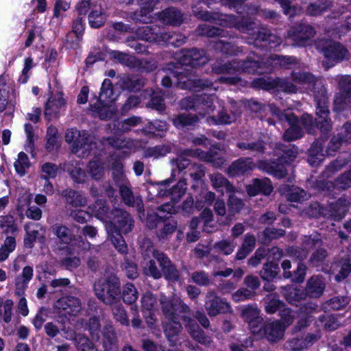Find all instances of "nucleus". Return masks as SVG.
I'll return each mask as SVG.
<instances>
[{
    "mask_svg": "<svg viewBox=\"0 0 351 351\" xmlns=\"http://www.w3.org/2000/svg\"><path fill=\"white\" fill-rule=\"evenodd\" d=\"M66 206L73 208L84 207L87 204L86 196L79 191L66 188L60 192Z\"/></svg>",
    "mask_w": 351,
    "mask_h": 351,
    "instance_id": "nucleus-20",
    "label": "nucleus"
},
{
    "mask_svg": "<svg viewBox=\"0 0 351 351\" xmlns=\"http://www.w3.org/2000/svg\"><path fill=\"white\" fill-rule=\"evenodd\" d=\"M351 206V198L349 196L343 195L339 197L336 202L329 205V210L331 215L335 219H341L346 213L349 210Z\"/></svg>",
    "mask_w": 351,
    "mask_h": 351,
    "instance_id": "nucleus-27",
    "label": "nucleus"
},
{
    "mask_svg": "<svg viewBox=\"0 0 351 351\" xmlns=\"http://www.w3.org/2000/svg\"><path fill=\"white\" fill-rule=\"evenodd\" d=\"M199 121L196 114L189 113L180 114L172 119V122L177 128L194 125Z\"/></svg>",
    "mask_w": 351,
    "mask_h": 351,
    "instance_id": "nucleus-41",
    "label": "nucleus"
},
{
    "mask_svg": "<svg viewBox=\"0 0 351 351\" xmlns=\"http://www.w3.org/2000/svg\"><path fill=\"white\" fill-rule=\"evenodd\" d=\"M276 154L280 155L278 162L259 160L257 163L258 168L266 173L272 175L276 178H282L287 175V169L285 163H290L298 154L297 148L288 147L283 144L277 143L275 147Z\"/></svg>",
    "mask_w": 351,
    "mask_h": 351,
    "instance_id": "nucleus-3",
    "label": "nucleus"
},
{
    "mask_svg": "<svg viewBox=\"0 0 351 351\" xmlns=\"http://www.w3.org/2000/svg\"><path fill=\"white\" fill-rule=\"evenodd\" d=\"M161 311L166 319H177L182 315H188L191 313L190 307L180 298L173 297L169 298L165 295L160 298Z\"/></svg>",
    "mask_w": 351,
    "mask_h": 351,
    "instance_id": "nucleus-8",
    "label": "nucleus"
},
{
    "mask_svg": "<svg viewBox=\"0 0 351 351\" xmlns=\"http://www.w3.org/2000/svg\"><path fill=\"white\" fill-rule=\"evenodd\" d=\"M160 33V27L156 25L143 26L136 30V35L138 38L156 44H158V40H159Z\"/></svg>",
    "mask_w": 351,
    "mask_h": 351,
    "instance_id": "nucleus-34",
    "label": "nucleus"
},
{
    "mask_svg": "<svg viewBox=\"0 0 351 351\" xmlns=\"http://www.w3.org/2000/svg\"><path fill=\"white\" fill-rule=\"evenodd\" d=\"M338 86L341 93L334 100L335 105L341 104L343 101L351 97V76H340L338 80Z\"/></svg>",
    "mask_w": 351,
    "mask_h": 351,
    "instance_id": "nucleus-31",
    "label": "nucleus"
},
{
    "mask_svg": "<svg viewBox=\"0 0 351 351\" xmlns=\"http://www.w3.org/2000/svg\"><path fill=\"white\" fill-rule=\"evenodd\" d=\"M199 149H185L180 155L170 160V164L172 169V176L175 177L176 171L181 172L186 168L190 167L191 165L190 160L188 157H194L199 155Z\"/></svg>",
    "mask_w": 351,
    "mask_h": 351,
    "instance_id": "nucleus-21",
    "label": "nucleus"
},
{
    "mask_svg": "<svg viewBox=\"0 0 351 351\" xmlns=\"http://www.w3.org/2000/svg\"><path fill=\"white\" fill-rule=\"evenodd\" d=\"M328 256V253L326 249L319 247L311 254L309 259V263L311 266L318 268L322 266Z\"/></svg>",
    "mask_w": 351,
    "mask_h": 351,
    "instance_id": "nucleus-61",
    "label": "nucleus"
},
{
    "mask_svg": "<svg viewBox=\"0 0 351 351\" xmlns=\"http://www.w3.org/2000/svg\"><path fill=\"white\" fill-rule=\"evenodd\" d=\"M0 229L7 235H15L18 228L14 217L10 215L0 216Z\"/></svg>",
    "mask_w": 351,
    "mask_h": 351,
    "instance_id": "nucleus-55",
    "label": "nucleus"
},
{
    "mask_svg": "<svg viewBox=\"0 0 351 351\" xmlns=\"http://www.w3.org/2000/svg\"><path fill=\"white\" fill-rule=\"evenodd\" d=\"M110 306L113 317L116 321L122 326H129L130 320L123 306L119 302H117Z\"/></svg>",
    "mask_w": 351,
    "mask_h": 351,
    "instance_id": "nucleus-50",
    "label": "nucleus"
},
{
    "mask_svg": "<svg viewBox=\"0 0 351 351\" xmlns=\"http://www.w3.org/2000/svg\"><path fill=\"white\" fill-rule=\"evenodd\" d=\"M228 106L224 107L216 116H213L212 120L216 124L228 125L234 123L241 114V105L232 98L228 99Z\"/></svg>",
    "mask_w": 351,
    "mask_h": 351,
    "instance_id": "nucleus-13",
    "label": "nucleus"
},
{
    "mask_svg": "<svg viewBox=\"0 0 351 351\" xmlns=\"http://www.w3.org/2000/svg\"><path fill=\"white\" fill-rule=\"evenodd\" d=\"M153 256L159 263L162 276L166 280L173 282L179 281L180 272L166 254L155 250Z\"/></svg>",
    "mask_w": 351,
    "mask_h": 351,
    "instance_id": "nucleus-15",
    "label": "nucleus"
},
{
    "mask_svg": "<svg viewBox=\"0 0 351 351\" xmlns=\"http://www.w3.org/2000/svg\"><path fill=\"white\" fill-rule=\"evenodd\" d=\"M315 46L328 60L340 62L348 58L349 56L347 49L337 42L319 39L315 42Z\"/></svg>",
    "mask_w": 351,
    "mask_h": 351,
    "instance_id": "nucleus-9",
    "label": "nucleus"
},
{
    "mask_svg": "<svg viewBox=\"0 0 351 351\" xmlns=\"http://www.w3.org/2000/svg\"><path fill=\"white\" fill-rule=\"evenodd\" d=\"M106 20V14L101 9L93 10L88 15V23L93 28L101 27L105 23Z\"/></svg>",
    "mask_w": 351,
    "mask_h": 351,
    "instance_id": "nucleus-64",
    "label": "nucleus"
},
{
    "mask_svg": "<svg viewBox=\"0 0 351 351\" xmlns=\"http://www.w3.org/2000/svg\"><path fill=\"white\" fill-rule=\"evenodd\" d=\"M348 163H351V154L349 155L348 158H345L343 157L337 158L326 167L323 172L324 177L326 178H330L335 173L342 169Z\"/></svg>",
    "mask_w": 351,
    "mask_h": 351,
    "instance_id": "nucleus-39",
    "label": "nucleus"
},
{
    "mask_svg": "<svg viewBox=\"0 0 351 351\" xmlns=\"http://www.w3.org/2000/svg\"><path fill=\"white\" fill-rule=\"evenodd\" d=\"M112 215L113 221L106 224L108 239L119 253L126 254L128 249L122 234H127L132 231L134 220L128 212L121 208H114Z\"/></svg>",
    "mask_w": 351,
    "mask_h": 351,
    "instance_id": "nucleus-2",
    "label": "nucleus"
},
{
    "mask_svg": "<svg viewBox=\"0 0 351 351\" xmlns=\"http://www.w3.org/2000/svg\"><path fill=\"white\" fill-rule=\"evenodd\" d=\"M196 33L199 36H205L209 38H224L228 36L227 31L206 24L199 25L196 29Z\"/></svg>",
    "mask_w": 351,
    "mask_h": 351,
    "instance_id": "nucleus-38",
    "label": "nucleus"
},
{
    "mask_svg": "<svg viewBox=\"0 0 351 351\" xmlns=\"http://www.w3.org/2000/svg\"><path fill=\"white\" fill-rule=\"evenodd\" d=\"M253 167L254 162L251 158H240L228 167L227 172L230 176H237L249 172Z\"/></svg>",
    "mask_w": 351,
    "mask_h": 351,
    "instance_id": "nucleus-28",
    "label": "nucleus"
},
{
    "mask_svg": "<svg viewBox=\"0 0 351 351\" xmlns=\"http://www.w3.org/2000/svg\"><path fill=\"white\" fill-rule=\"evenodd\" d=\"M192 12L193 14L199 20L235 27L243 33H248L253 29L254 23L245 19H238L232 15H223L217 12L204 11L197 5L192 8Z\"/></svg>",
    "mask_w": 351,
    "mask_h": 351,
    "instance_id": "nucleus-4",
    "label": "nucleus"
},
{
    "mask_svg": "<svg viewBox=\"0 0 351 351\" xmlns=\"http://www.w3.org/2000/svg\"><path fill=\"white\" fill-rule=\"evenodd\" d=\"M265 310L268 314H274L285 307L284 302L279 300L276 294L267 295L264 298Z\"/></svg>",
    "mask_w": 351,
    "mask_h": 351,
    "instance_id": "nucleus-44",
    "label": "nucleus"
},
{
    "mask_svg": "<svg viewBox=\"0 0 351 351\" xmlns=\"http://www.w3.org/2000/svg\"><path fill=\"white\" fill-rule=\"evenodd\" d=\"M119 189L121 199L127 206L136 207L139 211L143 209V203L141 197L134 195L130 182L121 185Z\"/></svg>",
    "mask_w": 351,
    "mask_h": 351,
    "instance_id": "nucleus-24",
    "label": "nucleus"
},
{
    "mask_svg": "<svg viewBox=\"0 0 351 351\" xmlns=\"http://www.w3.org/2000/svg\"><path fill=\"white\" fill-rule=\"evenodd\" d=\"M191 281L200 287L210 286L213 280L210 274L204 270H196L190 274Z\"/></svg>",
    "mask_w": 351,
    "mask_h": 351,
    "instance_id": "nucleus-53",
    "label": "nucleus"
},
{
    "mask_svg": "<svg viewBox=\"0 0 351 351\" xmlns=\"http://www.w3.org/2000/svg\"><path fill=\"white\" fill-rule=\"evenodd\" d=\"M265 63L260 60V58L252 53L245 60L237 59L238 73L262 74L269 72L271 69H265Z\"/></svg>",
    "mask_w": 351,
    "mask_h": 351,
    "instance_id": "nucleus-14",
    "label": "nucleus"
},
{
    "mask_svg": "<svg viewBox=\"0 0 351 351\" xmlns=\"http://www.w3.org/2000/svg\"><path fill=\"white\" fill-rule=\"evenodd\" d=\"M158 19L165 25L179 26L184 21L181 11L176 8H169L158 13Z\"/></svg>",
    "mask_w": 351,
    "mask_h": 351,
    "instance_id": "nucleus-23",
    "label": "nucleus"
},
{
    "mask_svg": "<svg viewBox=\"0 0 351 351\" xmlns=\"http://www.w3.org/2000/svg\"><path fill=\"white\" fill-rule=\"evenodd\" d=\"M93 290L97 298L106 305L120 302L121 282L115 274H110L96 280Z\"/></svg>",
    "mask_w": 351,
    "mask_h": 351,
    "instance_id": "nucleus-5",
    "label": "nucleus"
},
{
    "mask_svg": "<svg viewBox=\"0 0 351 351\" xmlns=\"http://www.w3.org/2000/svg\"><path fill=\"white\" fill-rule=\"evenodd\" d=\"M328 189L330 186L339 190H346L351 187V169L337 177L333 182H327Z\"/></svg>",
    "mask_w": 351,
    "mask_h": 351,
    "instance_id": "nucleus-49",
    "label": "nucleus"
},
{
    "mask_svg": "<svg viewBox=\"0 0 351 351\" xmlns=\"http://www.w3.org/2000/svg\"><path fill=\"white\" fill-rule=\"evenodd\" d=\"M286 326L280 321L267 322L261 328L264 337L271 343H275L284 337Z\"/></svg>",
    "mask_w": 351,
    "mask_h": 351,
    "instance_id": "nucleus-19",
    "label": "nucleus"
},
{
    "mask_svg": "<svg viewBox=\"0 0 351 351\" xmlns=\"http://www.w3.org/2000/svg\"><path fill=\"white\" fill-rule=\"evenodd\" d=\"M167 70L170 71V74L177 79L176 85L181 89L199 91L213 86L211 81L200 78L185 69L176 66L174 64H168Z\"/></svg>",
    "mask_w": 351,
    "mask_h": 351,
    "instance_id": "nucleus-6",
    "label": "nucleus"
},
{
    "mask_svg": "<svg viewBox=\"0 0 351 351\" xmlns=\"http://www.w3.org/2000/svg\"><path fill=\"white\" fill-rule=\"evenodd\" d=\"M119 84L123 90L138 91L146 84V80L138 75H124L120 78Z\"/></svg>",
    "mask_w": 351,
    "mask_h": 351,
    "instance_id": "nucleus-26",
    "label": "nucleus"
},
{
    "mask_svg": "<svg viewBox=\"0 0 351 351\" xmlns=\"http://www.w3.org/2000/svg\"><path fill=\"white\" fill-rule=\"evenodd\" d=\"M178 226L176 220L171 219L164 223L162 228L157 230L156 236L159 240H166L175 232Z\"/></svg>",
    "mask_w": 351,
    "mask_h": 351,
    "instance_id": "nucleus-59",
    "label": "nucleus"
},
{
    "mask_svg": "<svg viewBox=\"0 0 351 351\" xmlns=\"http://www.w3.org/2000/svg\"><path fill=\"white\" fill-rule=\"evenodd\" d=\"M163 326L165 333L169 339L178 335L182 329L179 318L166 319L163 322Z\"/></svg>",
    "mask_w": 351,
    "mask_h": 351,
    "instance_id": "nucleus-57",
    "label": "nucleus"
},
{
    "mask_svg": "<svg viewBox=\"0 0 351 351\" xmlns=\"http://www.w3.org/2000/svg\"><path fill=\"white\" fill-rule=\"evenodd\" d=\"M66 171L76 184H84L88 180L86 171L77 163L69 165Z\"/></svg>",
    "mask_w": 351,
    "mask_h": 351,
    "instance_id": "nucleus-48",
    "label": "nucleus"
},
{
    "mask_svg": "<svg viewBox=\"0 0 351 351\" xmlns=\"http://www.w3.org/2000/svg\"><path fill=\"white\" fill-rule=\"evenodd\" d=\"M204 307L210 317L232 312L230 304L218 296L214 290L206 293Z\"/></svg>",
    "mask_w": 351,
    "mask_h": 351,
    "instance_id": "nucleus-11",
    "label": "nucleus"
},
{
    "mask_svg": "<svg viewBox=\"0 0 351 351\" xmlns=\"http://www.w3.org/2000/svg\"><path fill=\"white\" fill-rule=\"evenodd\" d=\"M168 129V125L165 121L155 120L149 122L143 132L152 134L155 136H162Z\"/></svg>",
    "mask_w": 351,
    "mask_h": 351,
    "instance_id": "nucleus-47",
    "label": "nucleus"
},
{
    "mask_svg": "<svg viewBox=\"0 0 351 351\" xmlns=\"http://www.w3.org/2000/svg\"><path fill=\"white\" fill-rule=\"evenodd\" d=\"M95 147L93 138L86 131H81L80 141L75 146L73 153L82 150L83 154H89V152Z\"/></svg>",
    "mask_w": 351,
    "mask_h": 351,
    "instance_id": "nucleus-36",
    "label": "nucleus"
},
{
    "mask_svg": "<svg viewBox=\"0 0 351 351\" xmlns=\"http://www.w3.org/2000/svg\"><path fill=\"white\" fill-rule=\"evenodd\" d=\"M322 152L321 145H318L317 143L312 145L308 156V162L311 166H317L323 160L324 155Z\"/></svg>",
    "mask_w": 351,
    "mask_h": 351,
    "instance_id": "nucleus-58",
    "label": "nucleus"
},
{
    "mask_svg": "<svg viewBox=\"0 0 351 351\" xmlns=\"http://www.w3.org/2000/svg\"><path fill=\"white\" fill-rule=\"evenodd\" d=\"M113 93L114 91L111 80L105 79L101 87L98 101L104 103H110L114 100Z\"/></svg>",
    "mask_w": 351,
    "mask_h": 351,
    "instance_id": "nucleus-56",
    "label": "nucleus"
},
{
    "mask_svg": "<svg viewBox=\"0 0 351 351\" xmlns=\"http://www.w3.org/2000/svg\"><path fill=\"white\" fill-rule=\"evenodd\" d=\"M316 31L308 23H297L292 26L287 32V38L292 41L293 46H306L315 36Z\"/></svg>",
    "mask_w": 351,
    "mask_h": 351,
    "instance_id": "nucleus-10",
    "label": "nucleus"
},
{
    "mask_svg": "<svg viewBox=\"0 0 351 351\" xmlns=\"http://www.w3.org/2000/svg\"><path fill=\"white\" fill-rule=\"evenodd\" d=\"M271 114L280 121H286L289 128L285 131L283 138L286 141H293L302 136V132L299 126V120L292 112L289 111L282 112L275 105H269Z\"/></svg>",
    "mask_w": 351,
    "mask_h": 351,
    "instance_id": "nucleus-7",
    "label": "nucleus"
},
{
    "mask_svg": "<svg viewBox=\"0 0 351 351\" xmlns=\"http://www.w3.org/2000/svg\"><path fill=\"white\" fill-rule=\"evenodd\" d=\"M123 167L122 163L119 162H116L112 165V176L118 187L130 182L123 173Z\"/></svg>",
    "mask_w": 351,
    "mask_h": 351,
    "instance_id": "nucleus-62",
    "label": "nucleus"
},
{
    "mask_svg": "<svg viewBox=\"0 0 351 351\" xmlns=\"http://www.w3.org/2000/svg\"><path fill=\"white\" fill-rule=\"evenodd\" d=\"M278 271V265L276 263L270 261L263 265V269L260 271V276L263 280L270 282L277 276Z\"/></svg>",
    "mask_w": 351,
    "mask_h": 351,
    "instance_id": "nucleus-52",
    "label": "nucleus"
},
{
    "mask_svg": "<svg viewBox=\"0 0 351 351\" xmlns=\"http://www.w3.org/2000/svg\"><path fill=\"white\" fill-rule=\"evenodd\" d=\"M328 114H329V112ZM316 114H317L316 113ZM317 119L316 123H315L313 121V117L311 115L308 114H304L301 117L300 121H299V124L301 123L304 126V128L307 130V132L308 133H312L313 132V130L315 128V127H317V128H319L320 131L323 134H327L328 132H329L330 131V130L332 128V125H330V128L328 131L322 130L319 122V121H322L323 118L319 119V115H317ZM326 117H327V119L328 121H330V124H331V121L328 118V114H327Z\"/></svg>",
    "mask_w": 351,
    "mask_h": 351,
    "instance_id": "nucleus-40",
    "label": "nucleus"
},
{
    "mask_svg": "<svg viewBox=\"0 0 351 351\" xmlns=\"http://www.w3.org/2000/svg\"><path fill=\"white\" fill-rule=\"evenodd\" d=\"M183 321L187 332L195 341L204 346L210 345L213 342L212 338L206 334L195 319L189 315H184Z\"/></svg>",
    "mask_w": 351,
    "mask_h": 351,
    "instance_id": "nucleus-18",
    "label": "nucleus"
},
{
    "mask_svg": "<svg viewBox=\"0 0 351 351\" xmlns=\"http://www.w3.org/2000/svg\"><path fill=\"white\" fill-rule=\"evenodd\" d=\"M178 60L180 64L193 67L204 65L208 61L204 51L197 49H182Z\"/></svg>",
    "mask_w": 351,
    "mask_h": 351,
    "instance_id": "nucleus-17",
    "label": "nucleus"
},
{
    "mask_svg": "<svg viewBox=\"0 0 351 351\" xmlns=\"http://www.w3.org/2000/svg\"><path fill=\"white\" fill-rule=\"evenodd\" d=\"M284 295L286 300L292 305H296L298 302L305 300L308 296L305 290L291 287L288 288Z\"/></svg>",
    "mask_w": 351,
    "mask_h": 351,
    "instance_id": "nucleus-46",
    "label": "nucleus"
},
{
    "mask_svg": "<svg viewBox=\"0 0 351 351\" xmlns=\"http://www.w3.org/2000/svg\"><path fill=\"white\" fill-rule=\"evenodd\" d=\"M210 179L213 186L218 191L223 192V189L228 193H233L234 187L233 185L221 173H213L210 175Z\"/></svg>",
    "mask_w": 351,
    "mask_h": 351,
    "instance_id": "nucleus-37",
    "label": "nucleus"
},
{
    "mask_svg": "<svg viewBox=\"0 0 351 351\" xmlns=\"http://www.w3.org/2000/svg\"><path fill=\"white\" fill-rule=\"evenodd\" d=\"M186 37L179 32H160L158 45L173 47H180L184 44Z\"/></svg>",
    "mask_w": 351,
    "mask_h": 351,
    "instance_id": "nucleus-29",
    "label": "nucleus"
},
{
    "mask_svg": "<svg viewBox=\"0 0 351 351\" xmlns=\"http://www.w3.org/2000/svg\"><path fill=\"white\" fill-rule=\"evenodd\" d=\"M331 7V1L328 0H319L309 3L306 8V14L309 16H318Z\"/></svg>",
    "mask_w": 351,
    "mask_h": 351,
    "instance_id": "nucleus-45",
    "label": "nucleus"
},
{
    "mask_svg": "<svg viewBox=\"0 0 351 351\" xmlns=\"http://www.w3.org/2000/svg\"><path fill=\"white\" fill-rule=\"evenodd\" d=\"M73 339L78 351H97L95 345L83 334H75Z\"/></svg>",
    "mask_w": 351,
    "mask_h": 351,
    "instance_id": "nucleus-51",
    "label": "nucleus"
},
{
    "mask_svg": "<svg viewBox=\"0 0 351 351\" xmlns=\"http://www.w3.org/2000/svg\"><path fill=\"white\" fill-rule=\"evenodd\" d=\"M291 77L293 82L298 84L308 85L317 104V114L319 119L323 118V120L319 122L320 127L324 131L330 130V121L326 117L328 113V97L323 81L308 72L300 71H292Z\"/></svg>",
    "mask_w": 351,
    "mask_h": 351,
    "instance_id": "nucleus-1",
    "label": "nucleus"
},
{
    "mask_svg": "<svg viewBox=\"0 0 351 351\" xmlns=\"http://www.w3.org/2000/svg\"><path fill=\"white\" fill-rule=\"evenodd\" d=\"M332 267L337 274L335 276V280L340 282L344 280L351 273V261L348 254H344L341 257L337 258L333 263Z\"/></svg>",
    "mask_w": 351,
    "mask_h": 351,
    "instance_id": "nucleus-25",
    "label": "nucleus"
},
{
    "mask_svg": "<svg viewBox=\"0 0 351 351\" xmlns=\"http://www.w3.org/2000/svg\"><path fill=\"white\" fill-rule=\"evenodd\" d=\"M54 308L58 313L75 316L82 311V303L77 297L64 296L55 302Z\"/></svg>",
    "mask_w": 351,
    "mask_h": 351,
    "instance_id": "nucleus-16",
    "label": "nucleus"
},
{
    "mask_svg": "<svg viewBox=\"0 0 351 351\" xmlns=\"http://www.w3.org/2000/svg\"><path fill=\"white\" fill-rule=\"evenodd\" d=\"M280 37L273 34L265 27H261L253 35V37L246 38L247 43L254 45L256 47H269L271 48L279 46L282 43Z\"/></svg>",
    "mask_w": 351,
    "mask_h": 351,
    "instance_id": "nucleus-12",
    "label": "nucleus"
},
{
    "mask_svg": "<svg viewBox=\"0 0 351 351\" xmlns=\"http://www.w3.org/2000/svg\"><path fill=\"white\" fill-rule=\"evenodd\" d=\"M213 47L216 50L230 56H237L241 52V49L239 47L221 40L216 41Z\"/></svg>",
    "mask_w": 351,
    "mask_h": 351,
    "instance_id": "nucleus-60",
    "label": "nucleus"
},
{
    "mask_svg": "<svg viewBox=\"0 0 351 351\" xmlns=\"http://www.w3.org/2000/svg\"><path fill=\"white\" fill-rule=\"evenodd\" d=\"M237 146L241 150H247L254 156H259L266 152V143L262 139H258L255 141H242L239 142Z\"/></svg>",
    "mask_w": 351,
    "mask_h": 351,
    "instance_id": "nucleus-30",
    "label": "nucleus"
},
{
    "mask_svg": "<svg viewBox=\"0 0 351 351\" xmlns=\"http://www.w3.org/2000/svg\"><path fill=\"white\" fill-rule=\"evenodd\" d=\"M326 287L324 277L320 275L312 276L306 282L305 291L311 298H318L322 295Z\"/></svg>",
    "mask_w": 351,
    "mask_h": 351,
    "instance_id": "nucleus-22",
    "label": "nucleus"
},
{
    "mask_svg": "<svg viewBox=\"0 0 351 351\" xmlns=\"http://www.w3.org/2000/svg\"><path fill=\"white\" fill-rule=\"evenodd\" d=\"M186 182L184 180H180L176 185L167 191L166 195L170 196L171 199L176 203L185 194Z\"/></svg>",
    "mask_w": 351,
    "mask_h": 351,
    "instance_id": "nucleus-54",
    "label": "nucleus"
},
{
    "mask_svg": "<svg viewBox=\"0 0 351 351\" xmlns=\"http://www.w3.org/2000/svg\"><path fill=\"white\" fill-rule=\"evenodd\" d=\"M269 62L272 66L279 65L281 67L291 69L299 64V60L293 56H283L276 54L270 56Z\"/></svg>",
    "mask_w": 351,
    "mask_h": 351,
    "instance_id": "nucleus-42",
    "label": "nucleus"
},
{
    "mask_svg": "<svg viewBox=\"0 0 351 351\" xmlns=\"http://www.w3.org/2000/svg\"><path fill=\"white\" fill-rule=\"evenodd\" d=\"M51 231L63 244H69L72 240L71 230L64 225L56 223L51 226Z\"/></svg>",
    "mask_w": 351,
    "mask_h": 351,
    "instance_id": "nucleus-43",
    "label": "nucleus"
},
{
    "mask_svg": "<svg viewBox=\"0 0 351 351\" xmlns=\"http://www.w3.org/2000/svg\"><path fill=\"white\" fill-rule=\"evenodd\" d=\"M65 105V100L60 93L50 97L45 106V116L49 119L53 115L56 116L59 110Z\"/></svg>",
    "mask_w": 351,
    "mask_h": 351,
    "instance_id": "nucleus-32",
    "label": "nucleus"
},
{
    "mask_svg": "<svg viewBox=\"0 0 351 351\" xmlns=\"http://www.w3.org/2000/svg\"><path fill=\"white\" fill-rule=\"evenodd\" d=\"M109 103L97 101V103L92 106L93 111L97 112L101 119H110L114 114V110L108 106Z\"/></svg>",
    "mask_w": 351,
    "mask_h": 351,
    "instance_id": "nucleus-63",
    "label": "nucleus"
},
{
    "mask_svg": "<svg viewBox=\"0 0 351 351\" xmlns=\"http://www.w3.org/2000/svg\"><path fill=\"white\" fill-rule=\"evenodd\" d=\"M212 71L217 74H238L237 59L228 62L217 60L212 64Z\"/></svg>",
    "mask_w": 351,
    "mask_h": 351,
    "instance_id": "nucleus-33",
    "label": "nucleus"
},
{
    "mask_svg": "<svg viewBox=\"0 0 351 351\" xmlns=\"http://www.w3.org/2000/svg\"><path fill=\"white\" fill-rule=\"evenodd\" d=\"M273 191L271 181L268 178L255 179L252 185L247 188V192L250 195H256L258 193L264 195H269Z\"/></svg>",
    "mask_w": 351,
    "mask_h": 351,
    "instance_id": "nucleus-35",
    "label": "nucleus"
}]
</instances>
